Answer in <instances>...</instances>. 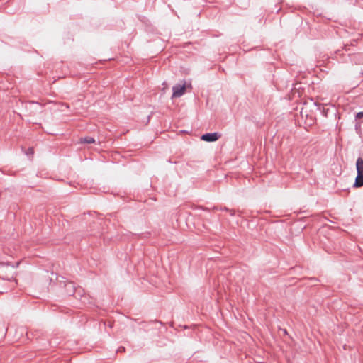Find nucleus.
Segmentation results:
<instances>
[{"instance_id": "obj_10", "label": "nucleus", "mask_w": 363, "mask_h": 363, "mask_svg": "<svg viewBox=\"0 0 363 363\" xmlns=\"http://www.w3.org/2000/svg\"><path fill=\"white\" fill-rule=\"evenodd\" d=\"M29 153H31L32 149H29Z\"/></svg>"}, {"instance_id": "obj_3", "label": "nucleus", "mask_w": 363, "mask_h": 363, "mask_svg": "<svg viewBox=\"0 0 363 363\" xmlns=\"http://www.w3.org/2000/svg\"><path fill=\"white\" fill-rule=\"evenodd\" d=\"M186 90V83L184 82L183 84H177L172 87V98H179L183 96L185 93Z\"/></svg>"}, {"instance_id": "obj_7", "label": "nucleus", "mask_w": 363, "mask_h": 363, "mask_svg": "<svg viewBox=\"0 0 363 363\" xmlns=\"http://www.w3.org/2000/svg\"><path fill=\"white\" fill-rule=\"evenodd\" d=\"M356 117L358 118L363 117V112L361 111V112L357 113L356 115Z\"/></svg>"}, {"instance_id": "obj_1", "label": "nucleus", "mask_w": 363, "mask_h": 363, "mask_svg": "<svg viewBox=\"0 0 363 363\" xmlns=\"http://www.w3.org/2000/svg\"><path fill=\"white\" fill-rule=\"evenodd\" d=\"M357 177L353 186L359 188L363 186V159L358 157L356 161Z\"/></svg>"}, {"instance_id": "obj_6", "label": "nucleus", "mask_w": 363, "mask_h": 363, "mask_svg": "<svg viewBox=\"0 0 363 363\" xmlns=\"http://www.w3.org/2000/svg\"><path fill=\"white\" fill-rule=\"evenodd\" d=\"M213 210L225 211H228L230 213V216H233L235 215V211L232 210V209H229L227 207L218 208V207L215 206V207H213Z\"/></svg>"}, {"instance_id": "obj_8", "label": "nucleus", "mask_w": 363, "mask_h": 363, "mask_svg": "<svg viewBox=\"0 0 363 363\" xmlns=\"http://www.w3.org/2000/svg\"><path fill=\"white\" fill-rule=\"evenodd\" d=\"M283 332H284V334H287V331H286V329H284V330H283Z\"/></svg>"}, {"instance_id": "obj_5", "label": "nucleus", "mask_w": 363, "mask_h": 363, "mask_svg": "<svg viewBox=\"0 0 363 363\" xmlns=\"http://www.w3.org/2000/svg\"><path fill=\"white\" fill-rule=\"evenodd\" d=\"M80 142L82 143H87V144H91L95 143V140L94 138L90 136H86L84 138H80Z\"/></svg>"}, {"instance_id": "obj_4", "label": "nucleus", "mask_w": 363, "mask_h": 363, "mask_svg": "<svg viewBox=\"0 0 363 363\" xmlns=\"http://www.w3.org/2000/svg\"><path fill=\"white\" fill-rule=\"evenodd\" d=\"M220 134L217 132L207 133L201 135V139L206 142H215L220 138Z\"/></svg>"}, {"instance_id": "obj_2", "label": "nucleus", "mask_w": 363, "mask_h": 363, "mask_svg": "<svg viewBox=\"0 0 363 363\" xmlns=\"http://www.w3.org/2000/svg\"><path fill=\"white\" fill-rule=\"evenodd\" d=\"M57 280L59 283L60 286H64L65 294L67 296H72L74 294L75 292V286L74 284L72 281H67L65 277H57Z\"/></svg>"}, {"instance_id": "obj_9", "label": "nucleus", "mask_w": 363, "mask_h": 363, "mask_svg": "<svg viewBox=\"0 0 363 363\" xmlns=\"http://www.w3.org/2000/svg\"><path fill=\"white\" fill-rule=\"evenodd\" d=\"M203 209L205 210V211H208V208H203Z\"/></svg>"}, {"instance_id": "obj_11", "label": "nucleus", "mask_w": 363, "mask_h": 363, "mask_svg": "<svg viewBox=\"0 0 363 363\" xmlns=\"http://www.w3.org/2000/svg\"><path fill=\"white\" fill-rule=\"evenodd\" d=\"M29 153H31L32 149H29Z\"/></svg>"}]
</instances>
